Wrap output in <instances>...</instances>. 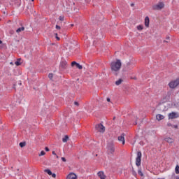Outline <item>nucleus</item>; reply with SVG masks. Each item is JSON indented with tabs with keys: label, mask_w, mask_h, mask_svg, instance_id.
I'll return each instance as SVG.
<instances>
[{
	"label": "nucleus",
	"mask_w": 179,
	"mask_h": 179,
	"mask_svg": "<svg viewBox=\"0 0 179 179\" xmlns=\"http://www.w3.org/2000/svg\"><path fill=\"white\" fill-rule=\"evenodd\" d=\"M20 31H24V27H22L21 28H18L17 30H16V33H20Z\"/></svg>",
	"instance_id": "obj_18"
},
{
	"label": "nucleus",
	"mask_w": 179,
	"mask_h": 179,
	"mask_svg": "<svg viewBox=\"0 0 179 179\" xmlns=\"http://www.w3.org/2000/svg\"><path fill=\"white\" fill-rule=\"evenodd\" d=\"M150 23V20H149V17L147 16L145 18V27H149V24Z\"/></svg>",
	"instance_id": "obj_13"
},
{
	"label": "nucleus",
	"mask_w": 179,
	"mask_h": 179,
	"mask_svg": "<svg viewBox=\"0 0 179 179\" xmlns=\"http://www.w3.org/2000/svg\"><path fill=\"white\" fill-rule=\"evenodd\" d=\"M142 158V152L138 151L137 152V157L136 158V165L139 167L141 166V159Z\"/></svg>",
	"instance_id": "obj_5"
},
{
	"label": "nucleus",
	"mask_w": 179,
	"mask_h": 179,
	"mask_svg": "<svg viewBox=\"0 0 179 179\" xmlns=\"http://www.w3.org/2000/svg\"><path fill=\"white\" fill-rule=\"evenodd\" d=\"M130 79H134V80H136V77H130Z\"/></svg>",
	"instance_id": "obj_38"
},
{
	"label": "nucleus",
	"mask_w": 179,
	"mask_h": 179,
	"mask_svg": "<svg viewBox=\"0 0 179 179\" xmlns=\"http://www.w3.org/2000/svg\"><path fill=\"white\" fill-rule=\"evenodd\" d=\"M10 34H13V33H15V31H10Z\"/></svg>",
	"instance_id": "obj_43"
},
{
	"label": "nucleus",
	"mask_w": 179,
	"mask_h": 179,
	"mask_svg": "<svg viewBox=\"0 0 179 179\" xmlns=\"http://www.w3.org/2000/svg\"><path fill=\"white\" fill-rule=\"evenodd\" d=\"M71 27H73V24H71Z\"/></svg>",
	"instance_id": "obj_48"
},
{
	"label": "nucleus",
	"mask_w": 179,
	"mask_h": 179,
	"mask_svg": "<svg viewBox=\"0 0 179 179\" xmlns=\"http://www.w3.org/2000/svg\"><path fill=\"white\" fill-rule=\"evenodd\" d=\"M110 70L111 72L115 76H117L120 73L121 66H122V63L120 59H117L116 61H113L110 63Z\"/></svg>",
	"instance_id": "obj_1"
},
{
	"label": "nucleus",
	"mask_w": 179,
	"mask_h": 179,
	"mask_svg": "<svg viewBox=\"0 0 179 179\" xmlns=\"http://www.w3.org/2000/svg\"><path fill=\"white\" fill-rule=\"evenodd\" d=\"M45 150L46 152H50V148H48V147H45Z\"/></svg>",
	"instance_id": "obj_37"
},
{
	"label": "nucleus",
	"mask_w": 179,
	"mask_h": 179,
	"mask_svg": "<svg viewBox=\"0 0 179 179\" xmlns=\"http://www.w3.org/2000/svg\"><path fill=\"white\" fill-rule=\"evenodd\" d=\"M179 85V78L176 79L174 81H171L169 83V86L171 89H176Z\"/></svg>",
	"instance_id": "obj_4"
},
{
	"label": "nucleus",
	"mask_w": 179,
	"mask_h": 179,
	"mask_svg": "<svg viewBox=\"0 0 179 179\" xmlns=\"http://www.w3.org/2000/svg\"><path fill=\"white\" fill-rule=\"evenodd\" d=\"M56 29H57V30H60L61 27L59 25H56Z\"/></svg>",
	"instance_id": "obj_36"
},
{
	"label": "nucleus",
	"mask_w": 179,
	"mask_h": 179,
	"mask_svg": "<svg viewBox=\"0 0 179 179\" xmlns=\"http://www.w3.org/2000/svg\"><path fill=\"white\" fill-rule=\"evenodd\" d=\"M178 117V115H177V113L172 112L171 113L169 114V120H173L174 118H177Z\"/></svg>",
	"instance_id": "obj_9"
},
{
	"label": "nucleus",
	"mask_w": 179,
	"mask_h": 179,
	"mask_svg": "<svg viewBox=\"0 0 179 179\" xmlns=\"http://www.w3.org/2000/svg\"><path fill=\"white\" fill-rule=\"evenodd\" d=\"M45 155V152L41 151L40 154H38V156H44Z\"/></svg>",
	"instance_id": "obj_28"
},
{
	"label": "nucleus",
	"mask_w": 179,
	"mask_h": 179,
	"mask_svg": "<svg viewBox=\"0 0 179 179\" xmlns=\"http://www.w3.org/2000/svg\"><path fill=\"white\" fill-rule=\"evenodd\" d=\"M56 157H57V159H59V157L57 155H56Z\"/></svg>",
	"instance_id": "obj_46"
},
{
	"label": "nucleus",
	"mask_w": 179,
	"mask_h": 179,
	"mask_svg": "<svg viewBox=\"0 0 179 179\" xmlns=\"http://www.w3.org/2000/svg\"><path fill=\"white\" fill-rule=\"evenodd\" d=\"M108 150L111 155L115 152V148H114V145L113 143H109L108 145Z\"/></svg>",
	"instance_id": "obj_6"
},
{
	"label": "nucleus",
	"mask_w": 179,
	"mask_h": 179,
	"mask_svg": "<svg viewBox=\"0 0 179 179\" xmlns=\"http://www.w3.org/2000/svg\"><path fill=\"white\" fill-rule=\"evenodd\" d=\"M107 101H108V103H110L111 101V100L110 99V98H107Z\"/></svg>",
	"instance_id": "obj_41"
},
{
	"label": "nucleus",
	"mask_w": 179,
	"mask_h": 179,
	"mask_svg": "<svg viewBox=\"0 0 179 179\" xmlns=\"http://www.w3.org/2000/svg\"><path fill=\"white\" fill-rule=\"evenodd\" d=\"M172 128H175L176 129H178V126L177 124L172 125Z\"/></svg>",
	"instance_id": "obj_31"
},
{
	"label": "nucleus",
	"mask_w": 179,
	"mask_h": 179,
	"mask_svg": "<svg viewBox=\"0 0 179 179\" xmlns=\"http://www.w3.org/2000/svg\"><path fill=\"white\" fill-rule=\"evenodd\" d=\"M113 121L115 120V117H113Z\"/></svg>",
	"instance_id": "obj_49"
},
{
	"label": "nucleus",
	"mask_w": 179,
	"mask_h": 179,
	"mask_svg": "<svg viewBox=\"0 0 179 179\" xmlns=\"http://www.w3.org/2000/svg\"><path fill=\"white\" fill-rule=\"evenodd\" d=\"M156 118L157 121H162V120H164V115L158 114L156 115Z\"/></svg>",
	"instance_id": "obj_14"
},
{
	"label": "nucleus",
	"mask_w": 179,
	"mask_h": 179,
	"mask_svg": "<svg viewBox=\"0 0 179 179\" xmlns=\"http://www.w3.org/2000/svg\"><path fill=\"white\" fill-rule=\"evenodd\" d=\"M158 179H164V178H158Z\"/></svg>",
	"instance_id": "obj_57"
},
{
	"label": "nucleus",
	"mask_w": 179,
	"mask_h": 179,
	"mask_svg": "<svg viewBox=\"0 0 179 179\" xmlns=\"http://www.w3.org/2000/svg\"><path fill=\"white\" fill-rule=\"evenodd\" d=\"M66 65H68V62H66V61H63L60 63L59 68L64 70L66 68Z\"/></svg>",
	"instance_id": "obj_12"
},
{
	"label": "nucleus",
	"mask_w": 179,
	"mask_h": 179,
	"mask_svg": "<svg viewBox=\"0 0 179 179\" xmlns=\"http://www.w3.org/2000/svg\"><path fill=\"white\" fill-rule=\"evenodd\" d=\"M95 129L101 134H104V132H106V127L101 123L95 125Z\"/></svg>",
	"instance_id": "obj_2"
},
{
	"label": "nucleus",
	"mask_w": 179,
	"mask_h": 179,
	"mask_svg": "<svg viewBox=\"0 0 179 179\" xmlns=\"http://www.w3.org/2000/svg\"><path fill=\"white\" fill-rule=\"evenodd\" d=\"M20 148H24L26 146V141L20 143Z\"/></svg>",
	"instance_id": "obj_22"
},
{
	"label": "nucleus",
	"mask_w": 179,
	"mask_h": 179,
	"mask_svg": "<svg viewBox=\"0 0 179 179\" xmlns=\"http://www.w3.org/2000/svg\"><path fill=\"white\" fill-rule=\"evenodd\" d=\"M166 142H167L168 143H173L174 142V140H173V138H170V137H167L165 138Z\"/></svg>",
	"instance_id": "obj_15"
},
{
	"label": "nucleus",
	"mask_w": 179,
	"mask_h": 179,
	"mask_svg": "<svg viewBox=\"0 0 179 179\" xmlns=\"http://www.w3.org/2000/svg\"><path fill=\"white\" fill-rule=\"evenodd\" d=\"M50 176H52V177H53V178H55V177H57V175L55 173H52Z\"/></svg>",
	"instance_id": "obj_35"
},
{
	"label": "nucleus",
	"mask_w": 179,
	"mask_h": 179,
	"mask_svg": "<svg viewBox=\"0 0 179 179\" xmlns=\"http://www.w3.org/2000/svg\"><path fill=\"white\" fill-rule=\"evenodd\" d=\"M10 65H13V62H10Z\"/></svg>",
	"instance_id": "obj_47"
},
{
	"label": "nucleus",
	"mask_w": 179,
	"mask_h": 179,
	"mask_svg": "<svg viewBox=\"0 0 179 179\" xmlns=\"http://www.w3.org/2000/svg\"><path fill=\"white\" fill-rule=\"evenodd\" d=\"M131 65H132V62H131V61L127 62L126 63L125 68H129V66H131Z\"/></svg>",
	"instance_id": "obj_21"
},
{
	"label": "nucleus",
	"mask_w": 179,
	"mask_h": 179,
	"mask_svg": "<svg viewBox=\"0 0 179 179\" xmlns=\"http://www.w3.org/2000/svg\"><path fill=\"white\" fill-rule=\"evenodd\" d=\"M161 107H163V105H161Z\"/></svg>",
	"instance_id": "obj_56"
},
{
	"label": "nucleus",
	"mask_w": 179,
	"mask_h": 179,
	"mask_svg": "<svg viewBox=\"0 0 179 179\" xmlns=\"http://www.w3.org/2000/svg\"><path fill=\"white\" fill-rule=\"evenodd\" d=\"M75 65L77 68H78V69H83V66H82V65H80L79 63H77L76 62H73L71 63V66H75Z\"/></svg>",
	"instance_id": "obj_11"
},
{
	"label": "nucleus",
	"mask_w": 179,
	"mask_h": 179,
	"mask_svg": "<svg viewBox=\"0 0 179 179\" xmlns=\"http://www.w3.org/2000/svg\"><path fill=\"white\" fill-rule=\"evenodd\" d=\"M138 124L137 121L136 120L134 125H136Z\"/></svg>",
	"instance_id": "obj_44"
},
{
	"label": "nucleus",
	"mask_w": 179,
	"mask_h": 179,
	"mask_svg": "<svg viewBox=\"0 0 179 179\" xmlns=\"http://www.w3.org/2000/svg\"><path fill=\"white\" fill-rule=\"evenodd\" d=\"M176 174H179V166L177 165L175 169Z\"/></svg>",
	"instance_id": "obj_23"
},
{
	"label": "nucleus",
	"mask_w": 179,
	"mask_h": 179,
	"mask_svg": "<svg viewBox=\"0 0 179 179\" xmlns=\"http://www.w3.org/2000/svg\"><path fill=\"white\" fill-rule=\"evenodd\" d=\"M122 82H124V80L120 78L118 80H117L115 82V85L117 86H120V85H121L122 83Z\"/></svg>",
	"instance_id": "obj_16"
},
{
	"label": "nucleus",
	"mask_w": 179,
	"mask_h": 179,
	"mask_svg": "<svg viewBox=\"0 0 179 179\" xmlns=\"http://www.w3.org/2000/svg\"><path fill=\"white\" fill-rule=\"evenodd\" d=\"M74 105H75V106H77V107H79V102L75 101V102H74Z\"/></svg>",
	"instance_id": "obj_33"
},
{
	"label": "nucleus",
	"mask_w": 179,
	"mask_h": 179,
	"mask_svg": "<svg viewBox=\"0 0 179 179\" xmlns=\"http://www.w3.org/2000/svg\"><path fill=\"white\" fill-rule=\"evenodd\" d=\"M48 78H49V79H50V80H51L52 79V78H54V74H52V73H49Z\"/></svg>",
	"instance_id": "obj_26"
},
{
	"label": "nucleus",
	"mask_w": 179,
	"mask_h": 179,
	"mask_svg": "<svg viewBox=\"0 0 179 179\" xmlns=\"http://www.w3.org/2000/svg\"><path fill=\"white\" fill-rule=\"evenodd\" d=\"M125 71H126L125 69H123V72H125Z\"/></svg>",
	"instance_id": "obj_53"
},
{
	"label": "nucleus",
	"mask_w": 179,
	"mask_h": 179,
	"mask_svg": "<svg viewBox=\"0 0 179 179\" xmlns=\"http://www.w3.org/2000/svg\"><path fill=\"white\" fill-rule=\"evenodd\" d=\"M132 174L133 176H134L136 177V172L135 171V170L132 169Z\"/></svg>",
	"instance_id": "obj_32"
},
{
	"label": "nucleus",
	"mask_w": 179,
	"mask_h": 179,
	"mask_svg": "<svg viewBox=\"0 0 179 179\" xmlns=\"http://www.w3.org/2000/svg\"><path fill=\"white\" fill-rule=\"evenodd\" d=\"M164 8V3L159 2L157 4L152 6L153 10H162Z\"/></svg>",
	"instance_id": "obj_3"
},
{
	"label": "nucleus",
	"mask_w": 179,
	"mask_h": 179,
	"mask_svg": "<svg viewBox=\"0 0 179 179\" xmlns=\"http://www.w3.org/2000/svg\"><path fill=\"white\" fill-rule=\"evenodd\" d=\"M55 38H56V40H57V41H59L60 38L58 37V34H55Z\"/></svg>",
	"instance_id": "obj_27"
},
{
	"label": "nucleus",
	"mask_w": 179,
	"mask_h": 179,
	"mask_svg": "<svg viewBox=\"0 0 179 179\" xmlns=\"http://www.w3.org/2000/svg\"><path fill=\"white\" fill-rule=\"evenodd\" d=\"M166 40H170V37L168 36V37L166 38Z\"/></svg>",
	"instance_id": "obj_45"
},
{
	"label": "nucleus",
	"mask_w": 179,
	"mask_h": 179,
	"mask_svg": "<svg viewBox=\"0 0 179 179\" xmlns=\"http://www.w3.org/2000/svg\"><path fill=\"white\" fill-rule=\"evenodd\" d=\"M69 139V136H68V135H66L63 138H62V142H64V143L66 142H68V140Z\"/></svg>",
	"instance_id": "obj_17"
},
{
	"label": "nucleus",
	"mask_w": 179,
	"mask_h": 179,
	"mask_svg": "<svg viewBox=\"0 0 179 179\" xmlns=\"http://www.w3.org/2000/svg\"><path fill=\"white\" fill-rule=\"evenodd\" d=\"M44 172L47 173V174H48V176H51L52 174V172L50 169H45Z\"/></svg>",
	"instance_id": "obj_20"
},
{
	"label": "nucleus",
	"mask_w": 179,
	"mask_h": 179,
	"mask_svg": "<svg viewBox=\"0 0 179 179\" xmlns=\"http://www.w3.org/2000/svg\"><path fill=\"white\" fill-rule=\"evenodd\" d=\"M98 177H99L100 179H106L107 176H106V174H104L103 171H99L97 173Z\"/></svg>",
	"instance_id": "obj_10"
},
{
	"label": "nucleus",
	"mask_w": 179,
	"mask_h": 179,
	"mask_svg": "<svg viewBox=\"0 0 179 179\" xmlns=\"http://www.w3.org/2000/svg\"><path fill=\"white\" fill-rule=\"evenodd\" d=\"M138 173L139 176H141V177H143V173H142V170L139 169Z\"/></svg>",
	"instance_id": "obj_25"
},
{
	"label": "nucleus",
	"mask_w": 179,
	"mask_h": 179,
	"mask_svg": "<svg viewBox=\"0 0 179 179\" xmlns=\"http://www.w3.org/2000/svg\"><path fill=\"white\" fill-rule=\"evenodd\" d=\"M3 163H8V156L7 155H6L5 156V159H3Z\"/></svg>",
	"instance_id": "obj_29"
},
{
	"label": "nucleus",
	"mask_w": 179,
	"mask_h": 179,
	"mask_svg": "<svg viewBox=\"0 0 179 179\" xmlns=\"http://www.w3.org/2000/svg\"><path fill=\"white\" fill-rule=\"evenodd\" d=\"M66 179H78V176L75 173L71 172L67 176Z\"/></svg>",
	"instance_id": "obj_8"
},
{
	"label": "nucleus",
	"mask_w": 179,
	"mask_h": 179,
	"mask_svg": "<svg viewBox=\"0 0 179 179\" xmlns=\"http://www.w3.org/2000/svg\"><path fill=\"white\" fill-rule=\"evenodd\" d=\"M125 134H122L121 136L117 137L119 142H122V145H125Z\"/></svg>",
	"instance_id": "obj_7"
},
{
	"label": "nucleus",
	"mask_w": 179,
	"mask_h": 179,
	"mask_svg": "<svg viewBox=\"0 0 179 179\" xmlns=\"http://www.w3.org/2000/svg\"><path fill=\"white\" fill-rule=\"evenodd\" d=\"M131 7H134V6H135V3H131Z\"/></svg>",
	"instance_id": "obj_42"
},
{
	"label": "nucleus",
	"mask_w": 179,
	"mask_h": 179,
	"mask_svg": "<svg viewBox=\"0 0 179 179\" xmlns=\"http://www.w3.org/2000/svg\"><path fill=\"white\" fill-rule=\"evenodd\" d=\"M62 162H64V163H66V159L65 157H62Z\"/></svg>",
	"instance_id": "obj_34"
},
{
	"label": "nucleus",
	"mask_w": 179,
	"mask_h": 179,
	"mask_svg": "<svg viewBox=\"0 0 179 179\" xmlns=\"http://www.w3.org/2000/svg\"><path fill=\"white\" fill-rule=\"evenodd\" d=\"M164 43H167V41H164Z\"/></svg>",
	"instance_id": "obj_51"
},
{
	"label": "nucleus",
	"mask_w": 179,
	"mask_h": 179,
	"mask_svg": "<svg viewBox=\"0 0 179 179\" xmlns=\"http://www.w3.org/2000/svg\"><path fill=\"white\" fill-rule=\"evenodd\" d=\"M20 61H21V59H17V61L15 62V64L17 66H19L20 65L22 64V63H20Z\"/></svg>",
	"instance_id": "obj_19"
},
{
	"label": "nucleus",
	"mask_w": 179,
	"mask_h": 179,
	"mask_svg": "<svg viewBox=\"0 0 179 179\" xmlns=\"http://www.w3.org/2000/svg\"><path fill=\"white\" fill-rule=\"evenodd\" d=\"M52 155H54L55 156H57V153H55V151H52Z\"/></svg>",
	"instance_id": "obj_40"
},
{
	"label": "nucleus",
	"mask_w": 179,
	"mask_h": 179,
	"mask_svg": "<svg viewBox=\"0 0 179 179\" xmlns=\"http://www.w3.org/2000/svg\"><path fill=\"white\" fill-rule=\"evenodd\" d=\"M137 30L138 31L143 30V25L137 26Z\"/></svg>",
	"instance_id": "obj_24"
},
{
	"label": "nucleus",
	"mask_w": 179,
	"mask_h": 179,
	"mask_svg": "<svg viewBox=\"0 0 179 179\" xmlns=\"http://www.w3.org/2000/svg\"><path fill=\"white\" fill-rule=\"evenodd\" d=\"M136 121H138V117H136Z\"/></svg>",
	"instance_id": "obj_52"
},
{
	"label": "nucleus",
	"mask_w": 179,
	"mask_h": 179,
	"mask_svg": "<svg viewBox=\"0 0 179 179\" xmlns=\"http://www.w3.org/2000/svg\"><path fill=\"white\" fill-rule=\"evenodd\" d=\"M31 2H34V0H31Z\"/></svg>",
	"instance_id": "obj_55"
},
{
	"label": "nucleus",
	"mask_w": 179,
	"mask_h": 179,
	"mask_svg": "<svg viewBox=\"0 0 179 179\" xmlns=\"http://www.w3.org/2000/svg\"><path fill=\"white\" fill-rule=\"evenodd\" d=\"M167 125H168L169 127H173V124H171V123H168Z\"/></svg>",
	"instance_id": "obj_39"
},
{
	"label": "nucleus",
	"mask_w": 179,
	"mask_h": 179,
	"mask_svg": "<svg viewBox=\"0 0 179 179\" xmlns=\"http://www.w3.org/2000/svg\"><path fill=\"white\" fill-rule=\"evenodd\" d=\"M176 179H179V176H177V178Z\"/></svg>",
	"instance_id": "obj_54"
},
{
	"label": "nucleus",
	"mask_w": 179,
	"mask_h": 179,
	"mask_svg": "<svg viewBox=\"0 0 179 179\" xmlns=\"http://www.w3.org/2000/svg\"><path fill=\"white\" fill-rule=\"evenodd\" d=\"M0 44H2V41L0 40Z\"/></svg>",
	"instance_id": "obj_50"
},
{
	"label": "nucleus",
	"mask_w": 179,
	"mask_h": 179,
	"mask_svg": "<svg viewBox=\"0 0 179 179\" xmlns=\"http://www.w3.org/2000/svg\"><path fill=\"white\" fill-rule=\"evenodd\" d=\"M59 19L61 22H64V16H60Z\"/></svg>",
	"instance_id": "obj_30"
}]
</instances>
